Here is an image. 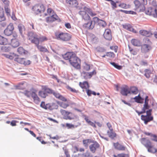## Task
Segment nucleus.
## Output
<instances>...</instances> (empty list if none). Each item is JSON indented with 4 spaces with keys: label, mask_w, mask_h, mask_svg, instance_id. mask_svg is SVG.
<instances>
[{
    "label": "nucleus",
    "mask_w": 157,
    "mask_h": 157,
    "mask_svg": "<svg viewBox=\"0 0 157 157\" xmlns=\"http://www.w3.org/2000/svg\"><path fill=\"white\" fill-rule=\"evenodd\" d=\"M66 2L70 7H76L78 5V2L76 0H67Z\"/></svg>",
    "instance_id": "obj_24"
},
{
    "label": "nucleus",
    "mask_w": 157,
    "mask_h": 157,
    "mask_svg": "<svg viewBox=\"0 0 157 157\" xmlns=\"http://www.w3.org/2000/svg\"><path fill=\"white\" fill-rule=\"evenodd\" d=\"M40 106L46 110H50L57 109L59 107L58 105L56 103H52L45 104V102L43 101L41 102Z\"/></svg>",
    "instance_id": "obj_5"
},
{
    "label": "nucleus",
    "mask_w": 157,
    "mask_h": 157,
    "mask_svg": "<svg viewBox=\"0 0 157 157\" xmlns=\"http://www.w3.org/2000/svg\"><path fill=\"white\" fill-rule=\"evenodd\" d=\"M146 14L147 15L152 16L154 17H157V5L155 8H149L145 11Z\"/></svg>",
    "instance_id": "obj_12"
},
{
    "label": "nucleus",
    "mask_w": 157,
    "mask_h": 157,
    "mask_svg": "<svg viewBox=\"0 0 157 157\" xmlns=\"http://www.w3.org/2000/svg\"><path fill=\"white\" fill-rule=\"evenodd\" d=\"M36 46L40 52H49L48 50L45 47L39 45V44H37Z\"/></svg>",
    "instance_id": "obj_30"
},
{
    "label": "nucleus",
    "mask_w": 157,
    "mask_h": 157,
    "mask_svg": "<svg viewBox=\"0 0 157 157\" xmlns=\"http://www.w3.org/2000/svg\"><path fill=\"white\" fill-rule=\"evenodd\" d=\"M66 88L68 90H70L72 92L74 93H77L78 92V90H77L74 88H71L68 86H67Z\"/></svg>",
    "instance_id": "obj_50"
},
{
    "label": "nucleus",
    "mask_w": 157,
    "mask_h": 157,
    "mask_svg": "<svg viewBox=\"0 0 157 157\" xmlns=\"http://www.w3.org/2000/svg\"><path fill=\"white\" fill-rule=\"evenodd\" d=\"M82 25V27L85 29H92L94 27V24L92 23L91 19L87 21H84Z\"/></svg>",
    "instance_id": "obj_14"
},
{
    "label": "nucleus",
    "mask_w": 157,
    "mask_h": 157,
    "mask_svg": "<svg viewBox=\"0 0 157 157\" xmlns=\"http://www.w3.org/2000/svg\"><path fill=\"white\" fill-rule=\"evenodd\" d=\"M131 42L133 45L135 46H140L141 45L140 41L137 39H132L131 40Z\"/></svg>",
    "instance_id": "obj_28"
},
{
    "label": "nucleus",
    "mask_w": 157,
    "mask_h": 157,
    "mask_svg": "<svg viewBox=\"0 0 157 157\" xmlns=\"http://www.w3.org/2000/svg\"><path fill=\"white\" fill-rule=\"evenodd\" d=\"M113 145L115 148L117 150L123 151L127 150V147L125 146L118 142L113 143Z\"/></svg>",
    "instance_id": "obj_16"
},
{
    "label": "nucleus",
    "mask_w": 157,
    "mask_h": 157,
    "mask_svg": "<svg viewBox=\"0 0 157 157\" xmlns=\"http://www.w3.org/2000/svg\"><path fill=\"white\" fill-rule=\"evenodd\" d=\"M79 86L82 89L87 90L89 87V85L88 82L84 81L83 82H79Z\"/></svg>",
    "instance_id": "obj_26"
},
{
    "label": "nucleus",
    "mask_w": 157,
    "mask_h": 157,
    "mask_svg": "<svg viewBox=\"0 0 157 157\" xmlns=\"http://www.w3.org/2000/svg\"><path fill=\"white\" fill-rule=\"evenodd\" d=\"M141 119L142 120L144 121L145 124H147L148 122L153 120V117L152 116L142 115L141 116Z\"/></svg>",
    "instance_id": "obj_23"
},
{
    "label": "nucleus",
    "mask_w": 157,
    "mask_h": 157,
    "mask_svg": "<svg viewBox=\"0 0 157 157\" xmlns=\"http://www.w3.org/2000/svg\"><path fill=\"white\" fill-rule=\"evenodd\" d=\"M121 93L123 96H127L130 94L129 89L128 86L124 85L121 88Z\"/></svg>",
    "instance_id": "obj_17"
},
{
    "label": "nucleus",
    "mask_w": 157,
    "mask_h": 157,
    "mask_svg": "<svg viewBox=\"0 0 157 157\" xmlns=\"http://www.w3.org/2000/svg\"><path fill=\"white\" fill-rule=\"evenodd\" d=\"M107 134L109 137L111 139H113L116 136V133L113 130H109L107 131Z\"/></svg>",
    "instance_id": "obj_34"
},
{
    "label": "nucleus",
    "mask_w": 157,
    "mask_h": 157,
    "mask_svg": "<svg viewBox=\"0 0 157 157\" xmlns=\"http://www.w3.org/2000/svg\"><path fill=\"white\" fill-rule=\"evenodd\" d=\"M134 99L136 102L138 103H142L144 100V99L140 96V94H139L137 96H136L134 98Z\"/></svg>",
    "instance_id": "obj_38"
},
{
    "label": "nucleus",
    "mask_w": 157,
    "mask_h": 157,
    "mask_svg": "<svg viewBox=\"0 0 157 157\" xmlns=\"http://www.w3.org/2000/svg\"><path fill=\"white\" fill-rule=\"evenodd\" d=\"M144 75L147 78H149L150 77V75L151 74V71L150 69H145L144 71Z\"/></svg>",
    "instance_id": "obj_37"
},
{
    "label": "nucleus",
    "mask_w": 157,
    "mask_h": 157,
    "mask_svg": "<svg viewBox=\"0 0 157 157\" xmlns=\"http://www.w3.org/2000/svg\"><path fill=\"white\" fill-rule=\"evenodd\" d=\"M27 38L32 43L35 44L36 45L39 44L38 35L33 32H30L28 33Z\"/></svg>",
    "instance_id": "obj_6"
},
{
    "label": "nucleus",
    "mask_w": 157,
    "mask_h": 157,
    "mask_svg": "<svg viewBox=\"0 0 157 157\" xmlns=\"http://www.w3.org/2000/svg\"><path fill=\"white\" fill-rule=\"evenodd\" d=\"M106 56L109 58H113L115 56L113 52H107L106 53Z\"/></svg>",
    "instance_id": "obj_55"
},
{
    "label": "nucleus",
    "mask_w": 157,
    "mask_h": 157,
    "mask_svg": "<svg viewBox=\"0 0 157 157\" xmlns=\"http://www.w3.org/2000/svg\"><path fill=\"white\" fill-rule=\"evenodd\" d=\"M149 108V106L148 105V103H145L143 108V110H144V111H145V110L147 109H148Z\"/></svg>",
    "instance_id": "obj_61"
},
{
    "label": "nucleus",
    "mask_w": 157,
    "mask_h": 157,
    "mask_svg": "<svg viewBox=\"0 0 157 157\" xmlns=\"http://www.w3.org/2000/svg\"><path fill=\"white\" fill-rule=\"evenodd\" d=\"M34 91L32 92L31 97L33 100V101L36 104H38L40 101V99L36 94V90H34Z\"/></svg>",
    "instance_id": "obj_15"
},
{
    "label": "nucleus",
    "mask_w": 157,
    "mask_h": 157,
    "mask_svg": "<svg viewBox=\"0 0 157 157\" xmlns=\"http://www.w3.org/2000/svg\"><path fill=\"white\" fill-rule=\"evenodd\" d=\"M18 27L20 34L22 35L23 32L25 30V26L23 25L20 24L18 25Z\"/></svg>",
    "instance_id": "obj_40"
},
{
    "label": "nucleus",
    "mask_w": 157,
    "mask_h": 157,
    "mask_svg": "<svg viewBox=\"0 0 157 157\" xmlns=\"http://www.w3.org/2000/svg\"><path fill=\"white\" fill-rule=\"evenodd\" d=\"M22 93L28 98H30L32 95V92L27 90H25Z\"/></svg>",
    "instance_id": "obj_45"
},
{
    "label": "nucleus",
    "mask_w": 157,
    "mask_h": 157,
    "mask_svg": "<svg viewBox=\"0 0 157 157\" xmlns=\"http://www.w3.org/2000/svg\"><path fill=\"white\" fill-rule=\"evenodd\" d=\"M134 10L139 12H143L145 10L144 4L147 3V0H135L134 1Z\"/></svg>",
    "instance_id": "obj_4"
},
{
    "label": "nucleus",
    "mask_w": 157,
    "mask_h": 157,
    "mask_svg": "<svg viewBox=\"0 0 157 157\" xmlns=\"http://www.w3.org/2000/svg\"><path fill=\"white\" fill-rule=\"evenodd\" d=\"M113 156V157H130V155L129 153L125 154L124 153H121L117 155L114 154Z\"/></svg>",
    "instance_id": "obj_35"
},
{
    "label": "nucleus",
    "mask_w": 157,
    "mask_h": 157,
    "mask_svg": "<svg viewBox=\"0 0 157 157\" xmlns=\"http://www.w3.org/2000/svg\"><path fill=\"white\" fill-rule=\"evenodd\" d=\"M108 1H110L111 4L112 6V8L114 9L117 7L116 3L114 1L112 0H107Z\"/></svg>",
    "instance_id": "obj_57"
},
{
    "label": "nucleus",
    "mask_w": 157,
    "mask_h": 157,
    "mask_svg": "<svg viewBox=\"0 0 157 157\" xmlns=\"http://www.w3.org/2000/svg\"><path fill=\"white\" fill-rule=\"evenodd\" d=\"M129 91L130 94H136L138 93V90L136 86H132L130 87Z\"/></svg>",
    "instance_id": "obj_33"
},
{
    "label": "nucleus",
    "mask_w": 157,
    "mask_h": 157,
    "mask_svg": "<svg viewBox=\"0 0 157 157\" xmlns=\"http://www.w3.org/2000/svg\"><path fill=\"white\" fill-rule=\"evenodd\" d=\"M100 20L97 17H93L92 19V20H91L92 21V23H94V26H95V24L99 22V21H100Z\"/></svg>",
    "instance_id": "obj_52"
},
{
    "label": "nucleus",
    "mask_w": 157,
    "mask_h": 157,
    "mask_svg": "<svg viewBox=\"0 0 157 157\" xmlns=\"http://www.w3.org/2000/svg\"><path fill=\"white\" fill-rule=\"evenodd\" d=\"M50 16L46 18V21L47 23H51L58 19V17L56 14Z\"/></svg>",
    "instance_id": "obj_22"
},
{
    "label": "nucleus",
    "mask_w": 157,
    "mask_h": 157,
    "mask_svg": "<svg viewBox=\"0 0 157 157\" xmlns=\"http://www.w3.org/2000/svg\"><path fill=\"white\" fill-rule=\"evenodd\" d=\"M103 36L105 38L106 40H111L112 39L111 32L109 29H107L105 30Z\"/></svg>",
    "instance_id": "obj_19"
},
{
    "label": "nucleus",
    "mask_w": 157,
    "mask_h": 157,
    "mask_svg": "<svg viewBox=\"0 0 157 157\" xmlns=\"http://www.w3.org/2000/svg\"><path fill=\"white\" fill-rule=\"evenodd\" d=\"M151 140L152 141L157 142V136L153 134L152 136H151Z\"/></svg>",
    "instance_id": "obj_62"
},
{
    "label": "nucleus",
    "mask_w": 157,
    "mask_h": 157,
    "mask_svg": "<svg viewBox=\"0 0 157 157\" xmlns=\"http://www.w3.org/2000/svg\"><path fill=\"white\" fill-rule=\"evenodd\" d=\"M10 44L8 39L0 35V44L6 45Z\"/></svg>",
    "instance_id": "obj_25"
},
{
    "label": "nucleus",
    "mask_w": 157,
    "mask_h": 157,
    "mask_svg": "<svg viewBox=\"0 0 157 157\" xmlns=\"http://www.w3.org/2000/svg\"><path fill=\"white\" fill-rule=\"evenodd\" d=\"M99 147V144L96 142L89 146V148L90 151L93 153L95 152L96 150Z\"/></svg>",
    "instance_id": "obj_20"
},
{
    "label": "nucleus",
    "mask_w": 157,
    "mask_h": 157,
    "mask_svg": "<svg viewBox=\"0 0 157 157\" xmlns=\"http://www.w3.org/2000/svg\"><path fill=\"white\" fill-rule=\"evenodd\" d=\"M98 23L100 24V26L103 27H105L106 25V22L105 21L101 20H100V21H99Z\"/></svg>",
    "instance_id": "obj_58"
},
{
    "label": "nucleus",
    "mask_w": 157,
    "mask_h": 157,
    "mask_svg": "<svg viewBox=\"0 0 157 157\" xmlns=\"http://www.w3.org/2000/svg\"><path fill=\"white\" fill-rule=\"evenodd\" d=\"M86 9V10L88 11V13H89L91 16L93 17L96 15V14L93 12L91 9L87 7V9Z\"/></svg>",
    "instance_id": "obj_46"
},
{
    "label": "nucleus",
    "mask_w": 157,
    "mask_h": 157,
    "mask_svg": "<svg viewBox=\"0 0 157 157\" xmlns=\"http://www.w3.org/2000/svg\"><path fill=\"white\" fill-rule=\"evenodd\" d=\"M63 150L64 151V153L66 155V157H70V155L67 149H64V148H63Z\"/></svg>",
    "instance_id": "obj_63"
},
{
    "label": "nucleus",
    "mask_w": 157,
    "mask_h": 157,
    "mask_svg": "<svg viewBox=\"0 0 157 157\" xmlns=\"http://www.w3.org/2000/svg\"><path fill=\"white\" fill-rule=\"evenodd\" d=\"M141 66H147L148 65V62L146 60H142L140 63Z\"/></svg>",
    "instance_id": "obj_64"
},
{
    "label": "nucleus",
    "mask_w": 157,
    "mask_h": 157,
    "mask_svg": "<svg viewBox=\"0 0 157 157\" xmlns=\"http://www.w3.org/2000/svg\"><path fill=\"white\" fill-rule=\"evenodd\" d=\"M58 104L60 106L64 109H66L67 107L69 106V104L63 102H59L58 103Z\"/></svg>",
    "instance_id": "obj_44"
},
{
    "label": "nucleus",
    "mask_w": 157,
    "mask_h": 157,
    "mask_svg": "<svg viewBox=\"0 0 157 157\" xmlns=\"http://www.w3.org/2000/svg\"><path fill=\"white\" fill-rule=\"evenodd\" d=\"M17 56V57L15 58L14 60L20 64L26 66L29 65L31 63V61L25 58L19 57L18 55Z\"/></svg>",
    "instance_id": "obj_9"
},
{
    "label": "nucleus",
    "mask_w": 157,
    "mask_h": 157,
    "mask_svg": "<svg viewBox=\"0 0 157 157\" xmlns=\"http://www.w3.org/2000/svg\"><path fill=\"white\" fill-rule=\"evenodd\" d=\"M84 119L88 124L92 126L94 128H96V127L95 124V121H94V122L91 121L89 119L88 117L87 116L85 117Z\"/></svg>",
    "instance_id": "obj_31"
},
{
    "label": "nucleus",
    "mask_w": 157,
    "mask_h": 157,
    "mask_svg": "<svg viewBox=\"0 0 157 157\" xmlns=\"http://www.w3.org/2000/svg\"><path fill=\"white\" fill-rule=\"evenodd\" d=\"M140 33L142 36L147 37H149L152 35V34L150 32L144 30H140Z\"/></svg>",
    "instance_id": "obj_29"
},
{
    "label": "nucleus",
    "mask_w": 157,
    "mask_h": 157,
    "mask_svg": "<svg viewBox=\"0 0 157 157\" xmlns=\"http://www.w3.org/2000/svg\"><path fill=\"white\" fill-rule=\"evenodd\" d=\"M66 60H68L71 64L77 69L80 68V61L76 55L72 52H67L63 56Z\"/></svg>",
    "instance_id": "obj_1"
},
{
    "label": "nucleus",
    "mask_w": 157,
    "mask_h": 157,
    "mask_svg": "<svg viewBox=\"0 0 157 157\" xmlns=\"http://www.w3.org/2000/svg\"><path fill=\"white\" fill-rule=\"evenodd\" d=\"M66 126L68 129L74 128L75 127L74 125L69 123H66Z\"/></svg>",
    "instance_id": "obj_60"
},
{
    "label": "nucleus",
    "mask_w": 157,
    "mask_h": 157,
    "mask_svg": "<svg viewBox=\"0 0 157 157\" xmlns=\"http://www.w3.org/2000/svg\"><path fill=\"white\" fill-rule=\"evenodd\" d=\"M96 74L95 70L90 72H83L82 73L83 77L85 79H87L91 78L92 76Z\"/></svg>",
    "instance_id": "obj_21"
},
{
    "label": "nucleus",
    "mask_w": 157,
    "mask_h": 157,
    "mask_svg": "<svg viewBox=\"0 0 157 157\" xmlns=\"http://www.w3.org/2000/svg\"><path fill=\"white\" fill-rule=\"evenodd\" d=\"M140 141L141 144L147 149L149 152L153 153L157 152V149L154 147L149 140L143 138L140 139Z\"/></svg>",
    "instance_id": "obj_2"
},
{
    "label": "nucleus",
    "mask_w": 157,
    "mask_h": 157,
    "mask_svg": "<svg viewBox=\"0 0 157 157\" xmlns=\"http://www.w3.org/2000/svg\"><path fill=\"white\" fill-rule=\"evenodd\" d=\"M47 12L49 15H54L55 14H56L54 10L50 8L48 9Z\"/></svg>",
    "instance_id": "obj_48"
},
{
    "label": "nucleus",
    "mask_w": 157,
    "mask_h": 157,
    "mask_svg": "<svg viewBox=\"0 0 157 157\" xmlns=\"http://www.w3.org/2000/svg\"><path fill=\"white\" fill-rule=\"evenodd\" d=\"M60 113L63 117V119L65 120H73L76 117L75 115L72 113L63 109L60 110Z\"/></svg>",
    "instance_id": "obj_7"
},
{
    "label": "nucleus",
    "mask_w": 157,
    "mask_h": 157,
    "mask_svg": "<svg viewBox=\"0 0 157 157\" xmlns=\"http://www.w3.org/2000/svg\"><path fill=\"white\" fill-rule=\"evenodd\" d=\"M5 11L6 12L7 15H10V9L7 6H5Z\"/></svg>",
    "instance_id": "obj_54"
},
{
    "label": "nucleus",
    "mask_w": 157,
    "mask_h": 157,
    "mask_svg": "<svg viewBox=\"0 0 157 157\" xmlns=\"http://www.w3.org/2000/svg\"><path fill=\"white\" fill-rule=\"evenodd\" d=\"M5 17L4 16V12L2 8L0 7V22L5 20Z\"/></svg>",
    "instance_id": "obj_36"
},
{
    "label": "nucleus",
    "mask_w": 157,
    "mask_h": 157,
    "mask_svg": "<svg viewBox=\"0 0 157 157\" xmlns=\"http://www.w3.org/2000/svg\"><path fill=\"white\" fill-rule=\"evenodd\" d=\"M145 42L147 44H143L141 45V50L143 53H146L148 52L152 48L151 47L150 44V41L147 38L144 39Z\"/></svg>",
    "instance_id": "obj_8"
},
{
    "label": "nucleus",
    "mask_w": 157,
    "mask_h": 157,
    "mask_svg": "<svg viewBox=\"0 0 157 157\" xmlns=\"http://www.w3.org/2000/svg\"><path fill=\"white\" fill-rule=\"evenodd\" d=\"M87 7H85L83 9V10H80L78 12L79 14L82 17V20L84 21H87L91 19L90 16L88 13V11L86 10Z\"/></svg>",
    "instance_id": "obj_11"
},
{
    "label": "nucleus",
    "mask_w": 157,
    "mask_h": 157,
    "mask_svg": "<svg viewBox=\"0 0 157 157\" xmlns=\"http://www.w3.org/2000/svg\"><path fill=\"white\" fill-rule=\"evenodd\" d=\"M13 36L14 38L11 40V45L13 48H16L19 45L20 43L18 39L16 38L17 35L16 34H13Z\"/></svg>",
    "instance_id": "obj_18"
},
{
    "label": "nucleus",
    "mask_w": 157,
    "mask_h": 157,
    "mask_svg": "<svg viewBox=\"0 0 157 157\" xmlns=\"http://www.w3.org/2000/svg\"><path fill=\"white\" fill-rule=\"evenodd\" d=\"M25 82H21L19 83L18 85L16 86V89L23 90L25 89V86H24Z\"/></svg>",
    "instance_id": "obj_39"
},
{
    "label": "nucleus",
    "mask_w": 157,
    "mask_h": 157,
    "mask_svg": "<svg viewBox=\"0 0 157 157\" xmlns=\"http://www.w3.org/2000/svg\"><path fill=\"white\" fill-rule=\"evenodd\" d=\"M82 157H93V156L91 155L90 152L88 150L82 154Z\"/></svg>",
    "instance_id": "obj_43"
},
{
    "label": "nucleus",
    "mask_w": 157,
    "mask_h": 157,
    "mask_svg": "<svg viewBox=\"0 0 157 157\" xmlns=\"http://www.w3.org/2000/svg\"><path fill=\"white\" fill-rule=\"evenodd\" d=\"M17 52L21 55L25 54L26 51L22 47H19L17 49Z\"/></svg>",
    "instance_id": "obj_42"
},
{
    "label": "nucleus",
    "mask_w": 157,
    "mask_h": 157,
    "mask_svg": "<svg viewBox=\"0 0 157 157\" xmlns=\"http://www.w3.org/2000/svg\"><path fill=\"white\" fill-rule=\"evenodd\" d=\"M90 140L89 139L84 140H83V144L85 147H87L88 146V143H90Z\"/></svg>",
    "instance_id": "obj_53"
},
{
    "label": "nucleus",
    "mask_w": 157,
    "mask_h": 157,
    "mask_svg": "<svg viewBox=\"0 0 157 157\" xmlns=\"http://www.w3.org/2000/svg\"><path fill=\"white\" fill-rule=\"evenodd\" d=\"M48 90V93L49 94H52L56 98H59L60 94L59 93L54 92L53 90L51 89H45Z\"/></svg>",
    "instance_id": "obj_32"
},
{
    "label": "nucleus",
    "mask_w": 157,
    "mask_h": 157,
    "mask_svg": "<svg viewBox=\"0 0 157 157\" xmlns=\"http://www.w3.org/2000/svg\"><path fill=\"white\" fill-rule=\"evenodd\" d=\"M6 28L13 32L14 29L13 24L12 23H10Z\"/></svg>",
    "instance_id": "obj_56"
},
{
    "label": "nucleus",
    "mask_w": 157,
    "mask_h": 157,
    "mask_svg": "<svg viewBox=\"0 0 157 157\" xmlns=\"http://www.w3.org/2000/svg\"><path fill=\"white\" fill-rule=\"evenodd\" d=\"M41 90L39 91L38 94L39 96L43 98H45L48 96V90L45 89H49L47 86L41 85Z\"/></svg>",
    "instance_id": "obj_13"
},
{
    "label": "nucleus",
    "mask_w": 157,
    "mask_h": 157,
    "mask_svg": "<svg viewBox=\"0 0 157 157\" xmlns=\"http://www.w3.org/2000/svg\"><path fill=\"white\" fill-rule=\"evenodd\" d=\"M2 51H5L6 52H8L10 50V47H7L6 46H2L1 48Z\"/></svg>",
    "instance_id": "obj_59"
},
{
    "label": "nucleus",
    "mask_w": 157,
    "mask_h": 157,
    "mask_svg": "<svg viewBox=\"0 0 157 157\" xmlns=\"http://www.w3.org/2000/svg\"><path fill=\"white\" fill-rule=\"evenodd\" d=\"M12 33V32L8 29L7 28H6L4 31V33L7 36H9L10 35H11Z\"/></svg>",
    "instance_id": "obj_49"
},
{
    "label": "nucleus",
    "mask_w": 157,
    "mask_h": 157,
    "mask_svg": "<svg viewBox=\"0 0 157 157\" xmlns=\"http://www.w3.org/2000/svg\"><path fill=\"white\" fill-rule=\"evenodd\" d=\"M55 38L57 40L64 42L70 41L72 37L71 34L66 32L56 31L55 33Z\"/></svg>",
    "instance_id": "obj_3"
},
{
    "label": "nucleus",
    "mask_w": 157,
    "mask_h": 157,
    "mask_svg": "<svg viewBox=\"0 0 157 157\" xmlns=\"http://www.w3.org/2000/svg\"><path fill=\"white\" fill-rule=\"evenodd\" d=\"M32 10L36 14H37L44 12L45 9L43 5L37 4L33 6Z\"/></svg>",
    "instance_id": "obj_10"
},
{
    "label": "nucleus",
    "mask_w": 157,
    "mask_h": 157,
    "mask_svg": "<svg viewBox=\"0 0 157 157\" xmlns=\"http://www.w3.org/2000/svg\"><path fill=\"white\" fill-rule=\"evenodd\" d=\"M118 6L119 7L124 9H127L129 8L130 7L129 5H127L123 3H120Z\"/></svg>",
    "instance_id": "obj_41"
},
{
    "label": "nucleus",
    "mask_w": 157,
    "mask_h": 157,
    "mask_svg": "<svg viewBox=\"0 0 157 157\" xmlns=\"http://www.w3.org/2000/svg\"><path fill=\"white\" fill-rule=\"evenodd\" d=\"M110 63L114 66L115 68L118 70H121L122 68V66L120 65H119L116 64L114 62H110Z\"/></svg>",
    "instance_id": "obj_47"
},
{
    "label": "nucleus",
    "mask_w": 157,
    "mask_h": 157,
    "mask_svg": "<svg viewBox=\"0 0 157 157\" xmlns=\"http://www.w3.org/2000/svg\"><path fill=\"white\" fill-rule=\"evenodd\" d=\"M39 42H42L45 41H46L48 40L47 37L45 36H41L39 38Z\"/></svg>",
    "instance_id": "obj_51"
},
{
    "label": "nucleus",
    "mask_w": 157,
    "mask_h": 157,
    "mask_svg": "<svg viewBox=\"0 0 157 157\" xmlns=\"http://www.w3.org/2000/svg\"><path fill=\"white\" fill-rule=\"evenodd\" d=\"M2 55L10 59H13L17 56V55L13 52L10 53L9 54H3Z\"/></svg>",
    "instance_id": "obj_27"
}]
</instances>
